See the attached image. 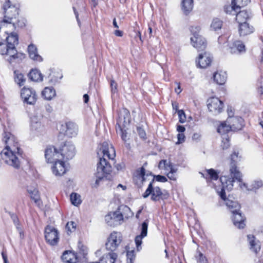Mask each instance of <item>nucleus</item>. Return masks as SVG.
I'll list each match as a JSON object with an SVG mask.
<instances>
[{
	"label": "nucleus",
	"mask_w": 263,
	"mask_h": 263,
	"mask_svg": "<svg viewBox=\"0 0 263 263\" xmlns=\"http://www.w3.org/2000/svg\"><path fill=\"white\" fill-rule=\"evenodd\" d=\"M231 164L230 166L233 165H235L236 166V163L240 160V157L239 156V153L236 151H234L232 154L231 155ZM231 167H230V168Z\"/></svg>",
	"instance_id": "obj_45"
},
{
	"label": "nucleus",
	"mask_w": 263,
	"mask_h": 263,
	"mask_svg": "<svg viewBox=\"0 0 263 263\" xmlns=\"http://www.w3.org/2000/svg\"><path fill=\"white\" fill-rule=\"evenodd\" d=\"M263 183L261 180H254L251 185L250 190H257L261 187Z\"/></svg>",
	"instance_id": "obj_50"
},
{
	"label": "nucleus",
	"mask_w": 263,
	"mask_h": 263,
	"mask_svg": "<svg viewBox=\"0 0 263 263\" xmlns=\"http://www.w3.org/2000/svg\"><path fill=\"white\" fill-rule=\"evenodd\" d=\"M2 256H3V258L4 263H8L7 255L4 252H2Z\"/></svg>",
	"instance_id": "obj_64"
},
{
	"label": "nucleus",
	"mask_w": 263,
	"mask_h": 263,
	"mask_svg": "<svg viewBox=\"0 0 263 263\" xmlns=\"http://www.w3.org/2000/svg\"><path fill=\"white\" fill-rule=\"evenodd\" d=\"M206 176H204L205 174L203 173H201L202 176L205 178L206 179H208V177H209V179L211 180H216L218 178V174L213 169H210L206 170Z\"/></svg>",
	"instance_id": "obj_39"
},
{
	"label": "nucleus",
	"mask_w": 263,
	"mask_h": 263,
	"mask_svg": "<svg viewBox=\"0 0 263 263\" xmlns=\"http://www.w3.org/2000/svg\"><path fill=\"white\" fill-rule=\"evenodd\" d=\"M153 178L154 179L155 178L156 181L161 182H166L167 180V178L165 176H161V175L155 176L153 178Z\"/></svg>",
	"instance_id": "obj_55"
},
{
	"label": "nucleus",
	"mask_w": 263,
	"mask_h": 263,
	"mask_svg": "<svg viewBox=\"0 0 263 263\" xmlns=\"http://www.w3.org/2000/svg\"><path fill=\"white\" fill-rule=\"evenodd\" d=\"M62 259L64 262L67 263H72L76 261L77 258L75 254L70 251H65L62 255Z\"/></svg>",
	"instance_id": "obj_33"
},
{
	"label": "nucleus",
	"mask_w": 263,
	"mask_h": 263,
	"mask_svg": "<svg viewBox=\"0 0 263 263\" xmlns=\"http://www.w3.org/2000/svg\"><path fill=\"white\" fill-rule=\"evenodd\" d=\"M70 201L73 205L78 206L82 202L81 196L77 193H72L70 195Z\"/></svg>",
	"instance_id": "obj_41"
},
{
	"label": "nucleus",
	"mask_w": 263,
	"mask_h": 263,
	"mask_svg": "<svg viewBox=\"0 0 263 263\" xmlns=\"http://www.w3.org/2000/svg\"><path fill=\"white\" fill-rule=\"evenodd\" d=\"M227 111H228V116H229L228 118H233L234 117H233L234 112L231 108H228Z\"/></svg>",
	"instance_id": "obj_62"
},
{
	"label": "nucleus",
	"mask_w": 263,
	"mask_h": 263,
	"mask_svg": "<svg viewBox=\"0 0 263 263\" xmlns=\"http://www.w3.org/2000/svg\"><path fill=\"white\" fill-rule=\"evenodd\" d=\"M123 220L122 214L119 211L110 212L105 216L106 223L110 227H115L121 223Z\"/></svg>",
	"instance_id": "obj_14"
},
{
	"label": "nucleus",
	"mask_w": 263,
	"mask_h": 263,
	"mask_svg": "<svg viewBox=\"0 0 263 263\" xmlns=\"http://www.w3.org/2000/svg\"><path fill=\"white\" fill-rule=\"evenodd\" d=\"M251 17V12L248 11L246 10L241 11L239 10V12H237L236 14V20L239 24L246 22V21L249 19Z\"/></svg>",
	"instance_id": "obj_26"
},
{
	"label": "nucleus",
	"mask_w": 263,
	"mask_h": 263,
	"mask_svg": "<svg viewBox=\"0 0 263 263\" xmlns=\"http://www.w3.org/2000/svg\"><path fill=\"white\" fill-rule=\"evenodd\" d=\"M248 239L250 245V249L255 253H257L260 249V245L258 241L255 239L254 236L248 235Z\"/></svg>",
	"instance_id": "obj_30"
},
{
	"label": "nucleus",
	"mask_w": 263,
	"mask_h": 263,
	"mask_svg": "<svg viewBox=\"0 0 263 263\" xmlns=\"http://www.w3.org/2000/svg\"><path fill=\"white\" fill-rule=\"evenodd\" d=\"M148 223V220H145L142 223L141 234L135 238V242L138 249L141 246L142 239L147 235Z\"/></svg>",
	"instance_id": "obj_24"
},
{
	"label": "nucleus",
	"mask_w": 263,
	"mask_h": 263,
	"mask_svg": "<svg viewBox=\"0 0 263 263\" xmlns=\"http://www.w3.org/2000/svg\"><path fill=\"white\" fill-rule=\"evenodd\" d=\"M195 258L198 263H206L205 257L199 251L197 252Z\"/></svg>",
	"instance_id": "obj_47"
},
{
	"label": "nucleus",
	"mask_w": 263,
	"mask_h": 263,
	"mask_svg": "<svg viewBox=\"0 0 263 263\" xmlns=\"http://www.w3.org/2000/svg\"><path fill=\"white\" fill-rule=\"evenodd\" d=\"M15 77L14 80L15 82L19 85L20 86L23 85L25 82V79L23 74L21 73L17 72L16 71L14 72Z\"/></svg>",
	"instance_id": "obj_42"
},
{
	"label": "nucleus",
	"mask_w": 263,
	"mask_h": 263,
	"mask_svg": "<svg viewBox=\"0 0 263 263\" xmlns=\"http://www.w3.org/2000/svg\"><path fill=\"white\" fill-rule=\"evenodd\" d=\"M62 160L60 159L53 162L54 164L52 167V171L56 176H61L64 175L66 171L65 163Z\"/></svg>",
	"instance_id": "obj_19"
},
{
	"label": "nucleus",
	"mask_w": 263,
	"mask_h": 263,
	"mask_svg": "<svg viewBox=\"0 0 263 263\" xmlns=\"http://www.w3.org/2000/svg\"><path fill=\"white\" fill-rule=\"evenodd\" d=\"M240 10L235 4L228 5L224 6V11L232 15H236L238 11Z\"/></svg>",
	"instance_id": "obj_37"
},
{
	"label": "nucleus",
	"mask_w": 263,
	"mask_h": 263,
	"mask_svg": "<svg viewBox=\"0 0 263 263\" xmlns=\"http://www.w3.org/2000/svg\"><path fill=\"white\" fill-rule=\"evenodd\" d=\"M29 55L34 61H42V57L38 54L37 48L33 44H30L28 47Z\"/></svg>",
	"instance_id": "obj_27"
},
{
	"label": "nucleus",
	"mask_w": 263,
	"mask_h": 263,
	"mask_svg": "<svg viewBox=\"0 0 263 263\" xmlns=\"http://www.w3.org/2000/svg\"><path fill=\"white\" fill-rule=\"evenodd\" d=\"M0 53L2 55H8L9 58L7 59L9 63H12L14 61L20 62L25 58V54L20 52H10L9 46L6 44L5 42L2 40L0 41Z\"/></svg>",
	"instance_id": "obj_8"
},
{
	"label": "nucleus",
	"mask_w": 263,
	"mask_h": 263,
	"mask_svg": "<svg viewBox=\"0 0 263 263\" xmlns=\"http://www.w3.org/2000/svg\"><path fill=\"white\" fill-rule=\"evenodd\" d=\"M245 218L242 216L239 211L233 213L232 220L234 225L239 229H243L246 224L245 223Z\"/></svg>",
	"instance_id": "obj_23"
},
{
	"label": "nucleus",
	"mask_w": 263,
	"mask_h": 263,
	"mask_svg": "<svg viewBox=\"0 0 263 263\" xmlns=\"http://www.w3.org/2000/svg\"><path fill=\"white\" fill-rule=\"evenodd\" d=\"M60 154L62 156V159H72L76 154V148L70 141H66L60 148Z\"/></svg>",
	"instance_id": "obj_13"
},
{
	"label": "nucleus",
	"mask_w": 263,
	"mask_h": 263,
	"mask_svg": "<svg viewBox=\"0 0 263 263\" xmlns=\"http://www.w3.org/2000/svg\"><path fill=\"white\" fill-rule=\"evenodd\" d=\"M29 78L33 81L39 82L43 80V76L37 69H32L29 74Z\"/></svg>",
	"instance_id": "obj_35"
},
{
	"label": "nucleus",
	"mask_w": 263,
	"mask_h": 263,
	"mask_svg": "<svg viewBox=\"0 0 263 263\" xmlns=\"http://www.w3.org/2000/svg\"><path fill=\"white\" fill-rule=\"evenodd\" d=\"M130 121V116L129 111L126 108L122 109L120 111L117 122L119 127H121V126H126V125L129 123Z\"/></svg>",
	"instance_id": "obj_18"
},
{
	"label": "nucleus",
	"mask_w": 263,
	"mask_h": 263,
	"mask_svg": "<svg viewBox=\"0 0 263 263\" xmlns=\"http://www.w3.org/2000/svg\"><path fill=\"white\" fill-rule=\"evenodd\" d=\"M4 19L2 22L1 26L5 27L8 24H14V20L18 15V10L16 7L11 4L8 0L3 5Z\"/></svg>",
	"instance_id": "obj_5"
},
{
	"label": "nucleus",
	"mask_w": 263,
	"mask_h": 263,
	"mask_svg": "<svg viewBox=\"0 0 263 263\" xmlns=\"http://www.w3.org/2000/svg\"><path fill=\"white\" fill-rule=\"evenodd\" d=\"M227 122L231 126L232 130L241 129L242 126L243 120L239 117L228 118Z\"/></svg>",
	"instance_id": "obj_21"
},
{
	"label": "nucleus",
	"mask_w": 263,
	"mask_h": 263,
	"mask_svg": "<svg viewBox=\"0 0 263 263\" xmlns=\"http://www.w3.org/2000/svg\"><path fill=\"white\" fill-rule=\"evenodd\" d=\"M207 106L210 112L217 115L222 111L223 103L217 97H211L207 100Z\"/></svg>",
	"instance_id": "obj_10"
},
{
	"label": "nucleus",
	"mask_w": 263,
	"mask_h": 263,
	"mask_svg": "<svg viewBox=\"0 0 263 263\" xmlns=\"http://www.w3.org/2000/svg\"><path fill=\"white\" fill-rule=\"evenodd\" d=\"M241 181H242V179L241 180ZM239 183H240L239 186L241 189H242L244 187L248 191L250 190V188L249 189L248 187V185L246 183L242 182V181H241V182H239Z\"/></svg>",
	"instance_id": "obj_60"
},
{
	"label": "nucleus",
	"mask_w": 263,
	"mask_h": 263,
	"mask_svg": "<svg viewBox=\"0 0 263 263\" xmlns=\"http://www.w3.org/2000/svg\"><path fill=\"white\" fill-rule=\"evenodd\" d=\"M221 146L223 149H227L230 146L229 140L227 136L224 135V137L222 138Z\"/></svg>",
	"instance_id": "obj_51"
},
{
	"label": "nucleus",
	"mask_w": 263,
	"mask_h": 263,
	"mask_svg": "<svg viewBox=\"0 0 263 263\" xmlns=\"http://www.w3.org/2000/svg\"><path fill=\"white\" fill-rule=\"evenodd\" d=\"M238 31L240 36H246L253 32L254 28L247 22H244L239 24Z\"/></svg>",
	"instance_id": "obj_25"
},
{
	"label": "nucleus",
	"mask_w": 263,
	"mask_h": 263,
	"mask_svg": "<svg viewBox=\"0 0 263 263\" xmlns=\"http://www.w3.org/2000/svg\"><path fill=\"white\" fill-rule=\"evenodd\" d=\"M214 81L219 85H223L227 80V74L225 72H216L213 75Z\"/></svg>",
	"instance_id": "obj_32"
},
{
	"label": "nucleus",
	"mask_w": 263,
	"mask_h": 263,
	"mask_svg": "<svg viewBox=\"0 0 263 263\" xmlns=\"http://www.w3.org/2000/svg\"><path fill=\"white\" fill-rule=\"evenodd\" d=\"M212 60V58L209 54L207 53L200 54L197 62L198 65L201 68H205L210 65Z\"/></svg>",
	"instance_id": "obj_22"
},
{
	"label": "nucleus",
	"mask_w": 263,
	"mask_h": 263,
	"mask_svg": "<svg viewBox=\"0 0 263 263\" xmlns=\"http://www.w3.org/2000/svg\"><path fill=\"white\" fill-rule=\"evenodd\" d=\"M28 193L30 194L31 199L36 203L40 199L38 191L36 189L28 190Z\"/></svg>",
	"instance_id": "obj_44"
},
{
	"label": "nucleus",
	"mask_w": 263,
	"mask_h": 263,
	"mask_svg": "<svg viewBox=\"0 0 263 263\" xmlns=\"http://www.w3.org/2000/svg\"><path fill=\"white\" fill-rule=\"evenodd\" d=\"M178 114L180 122L182 123H184L186 121V116L184 112L182 110H179L178 111Z\"/></svg>",
	"instance_id": "obj_53"
},
{
	"label": "nucleus",
	"mask_w": 263,
	"mask_h": 263,
	"mask_svg": "<svg viewBox=\"0 0 263 263\" xmlns=\"http://www.w3.org/2000/svg\"><path fill=\"white\" fill-rule=\"evenodd\" d=\"M122 241V236L121 233L113 232L108 236L105 246L107 250L112 252L115 251L120 246Z\"/></svg>",
	"instance_id": "obj_9"
},
{
	"label": "nucleus",
	"mask_w": 263,
	"mask_h": 263,
	"mask_svg": "<svg viewBox=\"0 0 263 263\" xmlns=\"http://www.w3.org/2000/svg\"><path fill=\"white\" fill-rule=\"evenodd\" d=\"M178 141L176 144L182 143L185 141V136L183 133H179L177 135Z\"/></svg>",
	"instance_id": "obj_56"
},
{
	"label": "nucleus",
	"mask_w": 263,
	"mask_h": 263,
	"mask_svg": "<svg viewBox=\"0 0 263 263\" xmlns=\"http://www.w3.org/2000/svg\"><path fill=\"white\" fill-rule=\"evenodd\" d=\"M2 27L1 30L0 40L6 42L7 44L10 48V52H17L15 46L18 43V36L17 33L15 32V25L13 24H8L5 27Z\"/></svg>",
	"instance_id": "obj_3"
},
{
	"label": "nucleus",
	"mask_w": 263,
	"mask_h": 263,
	"mask_svg": "<svg viewBox=\"0 0 263 263\" xmlns=\"http://www.w3.org/2000/svg\"><path fill=\"white\" fill-rule=\"evenodd\" d=\"M118 255L114 252L109 253L103 256L99 263H115Z\"/></svg>",
	"instance_id": "obj_31"
},
{
	"label": "nucleus",
	"mask_w": 263,
	"mask_h": 263,
	"mask_svg": "<svg viewBox=\"0 0 263 263\" xmlns=\"http://www.w3.org/2000/svg\"><path fill=\"white\" fill-rule=\"evenodd\" d=\"M154 181V179L153 178L149 183L146 190L143 194V197L146 198L151 195V199L155 201L167 198L168 195L167 193H163L159 187H154L153 186L152 184Z\"/></svg>",
	"instance_id": "obj_7"
},
{
	"label": "nucleus",
	"mask_w": 263,
	"mask_h": 263,
	"mask_svg": "<svg viewBox=\"0 0 263 263\" xmlns=\"http://www.w3.org/2000/svg\"><path fill=\"white\" fill-rule=\"evenodd\" d=\"M3 141L5 146L1 152L2 159L14 168H20L23 152L17 138L10 132L4 131Z\"/></svg>",
	"instance_id": "obj_1"
},
{
	"label": "nucleus",
	"mask_w": 263,
	"mask_h": 263,
	"mask_svg": "<svg viewBox=\"0 0 263 263\" xmlns=\"http://www.w3.org/2000/svg\"><path fill=\"white\" fill-rule=\"evenodd\" d=\"M223 200L225 201L226 205L230 210H231L232 213L239 211L240 205L237 201H233L229 199H226V195H224V199Z\"/></svg>",
	"instance_id": "obj_28"
},
{
	"label": "nucleus",
	"mask_w": 263,
	"mask_h": 263,
	"mask_svg": "<svg viewBox=\"0 0 263 263\" xmlns=\"http://www.w3.org/2000/svg\"><path fill=\"white\" fill-rule=\"evenodd\" d=\"M59 130L61 133L71 138L77 135L78 128L75 123L68 122L62 124L59 127Z\"/></svg>",
	"instance_id": "obj_12"
},
{
	"label": "nucleus",
	"mask_w": 263,
	"mask_h": 263,
	"mask_svg": "<svg viewBox=\"0 0 263 263\" xmlns=\"http://www.w3.org/2000/svg\"><path fill=\"white\" fill-rule=\"evenodd\" d=\"M55 95V90L52 87H47L42 91L43 97L47 100H51Z\"/></svg>",
	"instance_id": "obj_34"
},
{
	"label": "nucleus",
	"mask_w": 263,
	"mask_h": 263,
	"mask_svg": "<svg viewBox=\"0 0 263 263\" xmlns=\"http://www.w3.org/2000/svg\"><path fill=\"white\" fill-rule=\"evenodd\" d=\"M222 21L218 18H215L213 20L210 29L211 30L217 31L220 30L222 26Z\"/></svg>",
	"instance_id": "obj_38"
},
{
	"label": "nucleus",
	"mask_w": 263,
	"mask_h": 263,
	"mask_svg": "<svg viewBox=\"0 0 263 263\" xmlns=\"http://www.w3.org/2000/svg\"><path fill=\"white\" fill-rule=\"evenodd\" d=\"M158 167L161 170H164L166 171V172L170 171L173 168L171 163L165 160H162L160 161L158 165Z\"/></svg>",
	"instance_id": "obj_40"
},
{
	"label": "nucleus",
	"mask_w": 263,
	"mask_h": 263,
	"mask_svg": "<svg viewBox=\"0 0 263 263\" xmlns=\"http://www.w3.org/2000/svg\"><path fill=\"white\" fill-rule=\"evenodd\" d=\"M120 128V133L121 134V138L124 141L126 142L127 141V133L126 132V130H124L122 128V126H121V127Z\"/></svg>",
	"instance_id": "obj_57"
},
{
	"label": "nucleus",
	"mask_w": 263,
	"mask_h": 263,
	"mask_svg": "<svg viewBox=\"0 0 263 263\" xmlns=\"http://www.w3.org/2000/svg\"><path fill=\"white\" fill-rule=\"evenodd\" d=\"M102 154L103 158H100V161L97 166V171L99 173L108 174L111 172V166L109 164L105 157L109 159H113L116 156L115 149L112 144L107 142H104L102 144L98 154Z\"/></svg>",
	"instance_id": "obj_2"
},
{
	"label": "nucleus",
	"mask_w": 263,
	"mask_h": 263,
	"mask_svg": "<svg viewBox=\"0 0 263 263\" xmlns=\"http://www.w3.org/2000/svg\"><path fill=\"white\" fill-rule=\"evenodd\" d=\"M181 9L185 15L189 14L193 8V0H182Z\"/></svg>",
	"instance_id": "obj_29"
},
{
	"label": "nucleus",
	"mask_w": 263,
	"mask_h": 263,
	"mask_svg": "<svg viewBox=\"0 0 263 263\" xmlns=\"http://www.w3.org/2000/svg\"><path fill=\"white\" fill-rule=\"evenodd\" d=\"M76 223L73 221H70L67 223L66 225V230L67 231V233H71L74 231H75L76 228Z\"/></svg>",
	"instance_id": "obj_48"
},
{
	"label": "nucleus",
	"mask_w": 263,
	"mask_h": 263,
	"mask_svg": "<svg viewBox=\"0 0 263 263\" xmlns=\"http://www.w3.org/2000/svg\"><path fill=\"white\" fill-rule=\"evenodd\" d=\"M21 96L24 102L28 104H34L37 100L35 91L29 88L24 87L21 90Z\"/></svg>",
	"instance_id": "obj_15"
},
{
	"label": "nucleus",
	"mask_w": 263,
	"mask_h": 263,
	"mask_svg": "<svg viewBox=\"0 0 263 263\" xmlns=\"http://www.w3.org/2000/svg\"><path fill=\"white\" fill-rule=\"evenodd\" d=\"M148 176V174H145V170L142 167L140 170H138L136 171L135 176L137 177L141 180L142 181H144L145 180V176Z\"/></svg>",
	"instance_id": "obj_43"
},
{
	"label": "nucleus",
	"mask_w": 263,
	"mask_h": 263,
	"mask_svg": "<svg viewBox=\"0 0 263 263\" xmlns=\"http://www.w3.org/2000/svg\"><path fill=\"white\" fill-rule=\"evenodd\" d=\"M230 52L234 54H241L246 52V47L240 41H235L230 45Z\"/></svg>",
	"instance_id": "obj_20"
},
{
	"label": "nucleus",
	"mask_w": 263,
	"mask_h": 263,
	"mask_svg": "<svg viewBox=\"0 0 263 263\" xmlns=\"http://www.w3.org/2000/svg\"><path fill=\"white\" fill-rule=\"evenodd\" d=\"M231 178L227 176H222L220 178V181L222 185L221 191L218 193L222 199H224L225 190L231 191L233 187V182L237 181L241 182L242 175L235 165H232L230 168Z\"/></svg>",
	"instance_id": "obj_4"
},
{
	"label": "nucleus",
	"mask_w": 263,
	"mask_h": 263,
	"mask_svg": "<svg viewBox=\"0 0 263 263\" xmlns=\"http://www.w3.org/2000/svg\"><path fill=\"white\" fill-rule=\"evenodd\" d=\"M177 130L180 133H183L185 130V128L182 125H178Z\"/></svg>",
	"instance_id": "obj_59"
},
{
	"label": "nucleus",
	"mask_w": 263,
	"mask_h": 263,
	"mask_svg": "<svg viewBox=\"0 0 263 263\" xmlns=\"http://www.w3.org/2000/svg\"><path fill=\"white\" fill-rule=\"evenodd\" d=\"M192 36L191 37L192 45L198 51L203 50L206 47L205 39L199 34L200 28L199 26H192L190 28Z\"/></svg>",
	"instance_id": "obj_6"
},
{
	"label": "nucleus",
	"mask_w": 263,
	"mask_h": 263,
	"mask_svg": "<svg viewBox=\"0 0 263 263\" xmlns=\"http://www.w3.org/2000/svg\"><path fill=\"white\" fill-rule=\"evenodd\" d=\"M110 87L112 92L115 93L117 91V84L116 83V82L113 80H111Z\"/></svg>",
	"instance_id": "obj_58"
},
{
	"label": "nucleus",
	"mask_w": 263,
	"mask_h": 263,
	"mask_svg": "<svg viewBox=\"0 0 263 263\" xmlns=\"http://www.w3.org/2000/svg\"><path fill=\"white\" fill-rule=\"evenodd\" d=\"M250 2V0H232V3L235 4L240 9L241 7L247 5Z\"/></svg>",
	"instance_id": "obj_46"
},
{
	"label": "nucleus",
	"mask_w": 263,
	"mask_h": 263,
	"mask_svg": "<svg viewBox=\"0 0 263 263\" xmlns=\"http://www.w3.org/2000/svg\"><path fill=\"white\" fill-rule=\"evenodd\" d=\"M177 170L174 168V167L170 171H168V172H165V173L167 175V176L168 178L172 180H175L176 179V173Z\"/></svg>",
	"instance_id": "obj_49"
},
{
	"label": "nucleus",
	"mask_w": 263,
	"mask_h": 263,
	"mask_svg": "<svg viewBox=\"0 0 263 263\" xmlns=\"http://www.w3.org/2000/svg\"><path fill=\"white\" fill-rule=\"evenodd\" d=\"M137 132L138 133L139 136L140 138L145 139L146 137V133L145 130L140 127H137Z\"/></svg>",
	"instance_id": "obj_54"
},
{
	"label": "nucleus",
	"mask_w": 263,
	"mask_h": 263,
	"mask_svg": "<svg viewBox=\"0 0 263 263\" xmlns=\"http://www.w3.org/2000/svg\"><path fill=\"white\" fill-rule=\"evenodd\" d=\"M127 263H133L135 259V254L134 251H127L126 253Z\"/></svg>",
	"instance_id": "obj_52"
},
{
	"label": "nucleus",
	"mask_w": 263,
	"mask_h": 263,
	"mask_svg": "<svg viewBox=\"0 0 263 263\" xmlns=\"http://www.w3.org/2000/svg\"><path fill=\"white\" fill-rule=\"evenodd\" d=\"M230 130H232L231 126L227 122V121L221 123L217 128L218 133L222 135H224Z\"/></svg>",
	"instance_id": "obj_36"
},
{
	"label": "nucleus",
	"mask_w": 263,
	"mask_h": 263,
	"mask_svg": "<svg viewBox=\"0 0 263 263\" xmlns=\"http://www.w3.org/2000/svg\"><path fill=\"white\" fill-rule=\"evenodd\" d=\"M45 237L46 241L51 246H55L59 241V232L54 227L48 226L45 230Z\"/></svg>",
	"instance_id": "obj_11"
},
{
	"label": "nucleus",
	"mask_w": 263,
	"mask_h": 263,
	"mask_svg": "<svg viewBox=\"0 0 263 263\" xmlns=\"http://www.w3.org/2000/svg\"><path fill=\"white\" fill-rule=\"evenodd\" d=\"M45 157L48 163H53L54 161L62 159V156L60 153L53 146H49L46 148Z\"/></svg>",
	"instance_id": "obj_17"
},
{
	"label": "nucleus",
	"mask_w": 263,
	"mask_h": 263,
	"mask_svg": "<svg viewBox=\"0 0 263 263\" xmlns=\"http://www.w3.org/2000/svg\"><path fill=\"white\" fill-rule=\"evenodd\" d=\"M42 119L41 115H36L31 118V129L38 134H42L45 132V127L42 123Z\"/></svg>",
	"instance_id": "obj_16"
},
{
	"label": "nucleus",
	"mask_w": 263,
	"mask_h": 263,
	"mask_svg": "<svg viewBox=\"0 0 263 263\" xmlns=\"http://www.w3.org/2000/svg\"><path fill=\"white\" fill-rule=\"evenodd\" d=\"M102 178H103V177H102V176H98V178L96 179V180L95 181V183L94 184L95 187H97L99 185V182L101 180Z\"/></svg>",
	"instance_id": "obj_63"
},
{
	"label": "nucleus",
	"mask_w": 263,
	"mask_h": 263,
	"mask_svg": "<svg viewBox=\"0 0 263 263\" xmlns=\"http://www.w3.org/2000/svg\"><path fill=\"white\" fill-rule=\"evenodd\" d=\"M115 34L117 36H122L123 35V32L122 31H120L119 30H116L114 32Z\"/></svg>",
	"instance_id": "obj_61"
}]
</instances>
